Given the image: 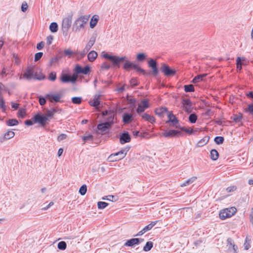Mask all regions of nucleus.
<instances>
[{"mask_svg":"<svg viewBox=\"0 0 253 253\" xmlns=\"http://www.w3.org/2000/svg\"><path fill=\"white\" fill-rule=\"evenodd\" d=\"M129 149V147H126L118 152L111 154L108 158V161L116 162L123 159L126 157Z\"/></svg>","mask_w":253,"mask_h":253,"instance_id":"1","label":"nucleus"},{"mask_svg":"<svg viewBox=\"0 0 253 253\" xmlns=\"http://www.w3.org/2000/svg\"><path fill=\"white\" fill-rule=\"evenodd\" d=\"M23 78L27 80H30L33 78L41 81L44 80L45 78V76L42 74L41 76H38L37 73L34 72V67H28L24 73Z\"/></svg>","mask_w":253,"mask_h":253,"instance_id":"2","label":"nucleus"},{"mask_svg":"<svg viewBox=\"0 0 253 253\" xmlns=\"http://www.w3.org/2000/svg\"><path fill=\"white\" fill-rule=\"evenodd\" d=\"M89 17V15H84L79 17L73 24V30L78 32L84 28V25L88 21Z\"/></svg>","mask_w":253,"mask_h":253,"instance_id":"3","label":"nucleus"},{"mask_svg":"<svg viewBox=\"0 0 253 253\" xmlns=\"http://www.w3.org/2000/svg\"><path fill=\"white\" fill-rule=\"evenodd\" d=\"M102 57L109 60L112 64V66L119 68L121 61L125 60V57H120L117 55H111L107 53L102 54Z\"/></svg>","mask_w":253,"mask_h":253,"instance_id":"4","label":"nucleus"},{"mask_svg":"<svg viewBox=\"0 0 253 253\" xmlns=\"http://www.w3.org/2000/svg\"><path fill=\"white\" fill-rule=\"evenodd\" d=\"M96 40V36H92L88 43L86 44L85 48L84 50L81 52H75V55H76L78 57H80V58H82L85 56L86 53L90 50L91 47L93 45L95 42Z\"/></svg>","mask_w":253,"mask_h":253,"instance_id":"5","label":"nucleus"},{"mask_svg":"<svg viewBox=\"0 0 253 253\" xmlns=\"http://www.w3.org/2000/svg\"><path fill=\"white\" fill-rule=\"evenodd\" d=\"M72 23V14L69 15L67 17L63 18L62 23V31L63 35L65 37L68 35L69 29Z\"/></svg>","mask_w":253,"mask_h":253,"instance_id":"6","label":"nucleus"},{"mask_svg":"<svg viewBox=\"0 0 253 253\" xmlns=\"http://www.w3.org/2000/svg\"><path fill=\"white\" fill-rule=\"evenodd\" d=\"M236 211V209L234 207L227 208L219 212V218L224 220L233 215Z\"/></svg>","mask_w":253,"mask_h":253,"instance_id":"7","label":"nucleus"},{"mask_svg":"<svg viewBox=\"0 0 253 253\" xmlns=\"http://www.w3.org/2000/svg\"><path fill=\"white\" fill-rule=\"evenodd\" d=\"M147 63L148 67L152 70L151 71H149V72H151V75L156 77L159 73L158 62L156 60L153 58H150L148 60Z\"/></svg>","mask_w":253,"mask_h":253,"instance_id":"8","label":"nucleus"},{"mask_svg":"<svg viewBox=\"0 0 253 253\" xmlns=\"http://www.w3.org/2000/svg\"><path fill=\"white\" fill-rule=\"evenodd\" d=\"M161 71L167 77L173 76L175 75L176 71L174 69L170 68V67L165 63H162L160 68Z\"/></svg>","mask_w":253,"mask_h":253,"instance_id":"9","label":"nucleus"},{"mask_svg":"<svg viewBox=\"0 0 253 253\" xmlns=\"http://www.w3.org/2000/svg\"><path fill=\"white\" fill-rule=\"evenodd\" d=\"M183 133L178 130L176 129H170L168 131H165L162 135V136L168 138V137H180L182 136Z\"/></svg>","mask_w":253,"mask_h":253,"instance_id":"10","label":"nucleus"},{"mask_svg":"<svg viewBox=\"0 0 253 253\" xmlns=\"http://www.w3.org/2000/svg\"><path fill=\"white\" fill-rule=\"evenodd\" d=\"M136 116L133 109L131 110V113L125 112L123 115V122L125 124H128L133 121L134 118Z\"/></svg>","mask_w":253,"mask_h":253,"instance_id":"11","label":"nucleus"},{"mask_svg":"<svg viewBox=\"0 0 253 253\" xmlns=\"http://www.w3.org/2000/svg\"><path fill=\"white\" fill-rule=\"evenodd\" d=\"M90 71V67L88 65H86L84 67H82L79 64H77L74 69V72L75 74L77 75L79 74H84L87 75Z\"/></svg>","mask_w":253,"mask_h":253,"instance_id":"12","label":"nucleus"},{"mask_svg":"<svg viewBox=\"0 0 253 253\" xmlns=\"http://www.w3.org/2000/svg\"><path fill=\"white\" fill-rule=\"evenodd\" d=\"M33 119L35 123H39L43 126L45 125V123L47 121L46 117L40 113L35 115L33 117Z\"/></svg>","mask_w":253,"mask_h":253,"instance_id":"13","label":"nucleus"},{"mask_svg":"<svg viewBox=\"0 0 253 253\" xmlns=\"http://www.w3.org/2000/svg\"><path fill=\"white\" fill-rule=\"evenodd\" d=\"M119 140L122 144L129 142L131 140V136L128 132L124 131L120 134Z\"/></svg>","mask_w":253,"mask_h":253,"instance_id":"14","label":"nucleus"},{"mask_svg":"<svg viewBox=\"0 0 253 253\" xmlns=\"http://www.w3.org/2000/svg\"><path fill=\"white\" fill-rule=\"evenodd\" d=\"M61 94H53L51 93H48L46 94V98L51 103H57L61 102L60 99L61 98Z\"/></svg>","mask_w":253,"mask_h":253,"instance_id":"15","label":"nucleus"},{"mask_svg":"<svg viewBox=\"0 0 253 253\" xmlns=\"http://www.w3.org/2000/svg\"><path fill=\"white\" fill-rule=\"evenodd\" d=\"M149 107L148 101L146 100H143L141 101L140 103L138 104V107L136 109V112L140 114L143 112L146 109Z\"/></svg>","mask_w":253,"mask_h":253,"instance_id":"16","label":"nucleus"},{"mask_svg":"<svg viewBox=\"0 0 253 253\" xmlns=\"http://www.w3.org/2000/svg\"><path fill=\"white\" fill-rule=\"evenodd\" d=\"M168 117V121H167V123H169V126L176 127V126H177L176 125L179 123L178 119L171 113H169Z\"/></svg>","mask_w":253,"mask_h":253,"instance_id":"17","label":"nucleus"},{"mask_svg":"<svg viewBox=\"0 0 253 253\" xmlns=\"http://www.w3.org/2000/svg\"><path fill=\"white\" fill-rule=\"evenodd\" d=\"M182 103L184 107L185 112L190 113L192 111V102L189 99L183 98L182 100Z\"/></svg>","mask_w":253,"mask_h":253,"instance_id":"18","label":"nucleus"},{"mask_svg":"<svg viewBox=\"0 0 253 253\" xmlns=\"http://www.w3.org/2000/svg\"><path fill=\"white\" fill-rule=\"evenodd\" d=\"M97 128L98 130L100 131L101 133H105L109 131L111 128V127H110V126L107 123L104 122L98 124L97 126Z\"/></svg>","mask_w":253,"mask_h":253,"instance_id":"19","label":"nucleus"},{"mask_svg":"<svg viewBox=\"0 0 253 253\" xmlns=\"http://www.w3.org/2000/svg\"><path fill=\"white\" fill-rule=\"evenodd\" d=\"M122 57H125V60L121 61L122 62H124V64L123 66V68L126 71H129L130 70L133 69L135 63H134L130 61L127 60L126 57V56H122Z\"/></svg>","mask_w":253,"mask_h":253,"instance_id":"20","label":"nucleus"},{"mask_svg":"<svg viewBox=\"0 0 253 253\" xmlns=\"http://www.w3.org/2000/svg\"><path fill=\"white\" fill-rule=\"evenodd\" d=\"M116 114L113 112H110L107 118L106 119L105 123H107L112 127V126L116 123Z\"/></svg>","mask_w":253,"mask_h":253,"instance_id":"21","label":"nucleus"},{"mask_svg":"<svg viewBox=\"0 0 253 253\" xmlns=\"http://www.w3.org/2000/svg\"><path fill=\"white\" fill-rule=\"evenodd\" d=\"M100 95H98V94L95 95L93 99V101L90 100L89 101V105L91 106L95 107L98 106L100 104Z\"/></svg>","mask_w":253,"mask_h":253,"instance_id":"22","label":"nucleus"},{"mask_svg":"<svg viewBox=\"0 0 253 253\" xmlns=\"http://www.w3.org/2000/svg\"><path fill=\"white\" fill-rule=\"evenodd\" d=\"M138 240L137 238H131L127 240L125 243L124 246L126 247H133L135 245H138Z\"/></svg>","mask_w":253,"mask_h":253,"instance_id":"23","label":"nucleus"},{"mask_svg":"<svg viewBox=\"0 0 253 253\" xmlns=\"http://www.w3.org/2000/svg\"><path fill=\"white\" fill-rule=\"evenodd\" d=\"M176 128L179 129L181 131H184L188 134H193L195 133V130L191 128H187L185 126H176Z\"/></svg>","mask_w":253,"mask_h":253,"instance_id":"24","label":"nucleus"},{"mask_svg":"<svg viewBox=\"0 0 253 253\" xmlns=\"http://www.w3.org/2000/svg\"><path fill=\"white\" fill-rule=\"evenodd\" d=\"M99 20V16L97 15H93L91 18L89 25L90 27L92 29L94 28L97 24Z\"/></svg>","mask_w":253,"mask_h":253,"instance_id":"25","label":"nucleus"},{"mask_svg":"<svg viewBox=\"0 0 253 253\" xmlns=\"http://www.w3.org/2000/svg\"><path fill=\"white\" fill-rule=\"evenodd\" d=\"M206 74H200L196 76L192 80V83L193 84H196L202 81L204 78L206 77Z\"/></svg>","mask_w":253,"mask_h":253,"instance_id":"26","label":"nucleus"},{"mask_svg":"<svg viewBox=\"0 0 253 253\" xmlns=\"http://www.w3.org/2000/svg\"><path fill=\"white\" fill-rule=\"evenodd\" d=\"M133 69L135 70L137 72L142 73L144 76L151 75V72H146L145 70L135 64Z\"/></svg>","mask_w":253,"mask_h":253,"instance_id":"27","label":"nucleus"},{"mask_svg":"<svg viewBox=\"0 0 253 253\" xmlns=\"http://www.w3.org/2000/svg\"><path fill=\"white\" fill-rule=\"evenodd\" d=\"M133 69L135 70L137 72L142 73L144 76L151 75V72H146L145 70L135 64Z\"/></svg>","mask_w":253,"mask_h":253,"instance_id":"28","label":"nucleus"},{"mask_svg":"<svg viewBox=\"0 0 253 253\" xmlns=\"http://www.w3.org/2000/svg\"><path fill=\"white\" fill-rule=\"evenodd\" d=\"M97 55V53L96 51L92 50L90 51L87 54L88 60L90 62H93L96 59Z\"/></svg>","mask_w":253,"mask_h":253,"instance_id":"29","label":"nucleus"},{"mask_svg":"<svg viewBox=\"0 0 253 253\" xmlns=\"http://www.w3.org/2000/svg\"><path fill=\"white\" fill-rule=\"evenodd\" d=\"M155 114L159 117H162L164 113L168 112V109L166 107H162L160 108L155 109Z\"/></svg>","mask_w":253,"mask_h":253,"instance_id":"30","label":"nucleus"},{"mask_svg":"<svg viewBox=\"0 0 253 253\" xmlns=\"http://www.w3.org/2000/svg\"><path fill=\"white\" fill-rule=\"evenodd\" d=\"M210 140V137L209 136H206L201 139L197 143L198 147H202L206 145Z\"/></svg>","mask_w":253,"mask_h":253,"instance_id":"31","label":"nucleus"},{"mask_svg":"<svg viewBox=\"0 0 253 253\" xmlns=\"http://www.w3.org/2000/svg\"><path fill=\"white\" fill-rule=\"evenodd\" d=\"M143 119L153 124L155 122V119L153 116H151L147 113H144L141 115Z\"/></svg>","mask_w":253,"mask_h":253,"instance_id":"32","label":"nucleus"},{"mask_svg":"<svg viewBox=\"0 0 253 253\" xmlns=\"http://www.w3.org/2000/svg\"><path fill=\"white\" fill-rule=\"evenodd\" d=\"M70 77V76H69V75H68L66 73H62L60 77V80L63 83H69L70 82V81H69Z\"/></svg>","mask_w":253,"mask_h":253,"instance_id":"33","label":"nucleus"},{"mask_svg":"<svg viewBox=\"0 0 253 253\" xmlns=\"http://www.w3.org/2000/svg\"><path fill=\"white\" fill-rule=\"evenodd\" d=\"M49 29L51 33H56L58 30V25L56 22H52L49 25Z\"/></svg>","mask_w":253,"mask_h":253,"instance_id":"34","label":"nucleus"},{"mask_svg":"<svg viewBox=\"0 0 253 253\" xmlns=\"http://www.w3.org/2000/svg\"><path fill=\"white\" fill-rule=\"evenodd\" d=\"M62 56L58 55H56L55 57L52 58L50 60L49 65L50 66L55 65L58 63L59 60H60Z\"/></svg>","mask_w":253,"mask_h":253,"instance_id":"35","label":"nucleus"},{"mask_svg":"<svg viewBox=\"0 0 253 253\" xmlns=\"http://www.w3.org/2000/svg\"><path fill=\"white\" fill-rule=\"evenodd\" d=\"M19 122L16 119H9L6 122V125L9 126H17Z\"/></svg>","mask_w":253,"mask_h":253,"instance_id":"36","label":"nucleus"},{"mask_svg":"<svg viewBox=\"0 0 253 253\" xmlns=\"http://www.w3.org/2000/svg\"><path fill=\"white\" fill-rule=\"evenodd\" d=\"M147 58V55L144 53H139L136 55V60L138 62H143Z\"/></svg>","mask_w":253,"mask_h":253,"instance_id":"37","label":"nucleus"},{"mask_svg":"<svg viewBox=\"0 0 253 253\" xmlns=\"http://www.w3.org/2000/svg\"><path fill=\"white\" fill-rule=\"evenodd\" d=\"M219 157V154L217 151L215 149H212L211 151V158L213 160L216 161Z\"/></svg>","mask_w":253,"mask_h":253,"instance_id":"38","label":"nucleus"},{"mask_svg":"<svg viewBox=\"0 0 253 253\" xmlns=\"http://www.w3.org/2000/svg\"><path fill=\"white\" fill-rule=\"evenodd\" d=\"M14 135L15 133L13 131H8L4 134L3 139V140L9 139L11 138H13L14 136Z\"/></svg>","mask_w":253,"mask_h":253,"instance_id":"39","label":"nucleus"},{"mask_svg":"<svg viewBox=\"0 0 253 253\" xmlns=\"http://www.w3.org/2000/svg\"><path fill=\"white\" fill-rule=\"evenodd\" d=\"M153 247V243L151 241H148L146 242L145 245L143 247V251L145 252H148L151 250Z\"/></svg>","mask_w":253,"mask_h":253,"instance_id":"40","label":"nucleus"},{"mask_svg":"<svg viewBox=\"0 0 253 253\" xmlns=\"http://www.w3.org/2000/svg\"><path fill=\"white\" fill-rule=\"evenodd\" d=\"M184 88L186 92H194L195 90L194 85L192 84H186L184 86Z\"/></svg>","mask_w":253,"mask_h":253,"instance_id":"41","label":"nucleus"},{"mask_svg":"<svg viewBox=\"0 0 253 253\" xmlns=\"http://www.w3.org/2000/svg\"><path fill=\"white\" fill-rule=\"evenodd\" d=\"M72 102L74 104H80L83 101L82 97H73L71 99Z\"/></svg>","mask_w":253,"mask_h":253,"instance_id":"42","label":"nucleus"},{"mask_svg":"<svg viewBox=\"0 0 253 253\" xmlns=\"http://www.w3.org/2000/svg\"><path fill=\"white\" fill-rule=\"evenodd\" d=\"M158 221H152L149 224L143 228L145 232L150 230L157 223Z\"/></svg>","mask_w":253,"mask_h":253,"instance_id":"43","label":"nucleus"},{"mask_svg":"<svg viewBox=\"0 0 253 253\" xmlns=\"http://www.w3.org/2000/svg\"><path fill=\"white\" fill-rule=\"evenodd\" d=\"M198 117L195 113L191 114L188 118L189 121L192 123H195L197 120Z\"/></svg>","mask_w":253,"mask_h":253,"instance_id":"44","label":"nucleus"},{"mask_svg":"<svg viewBox=\"0 0 253 253\" xmlns=\"http://www.w3.org/2000/svg\"><path fill=\"white\" fill-rule=\"evenodd\" d=\"M196 178H197L196 177H193L186 180L184 183L181 184V186L184 187L192 183L196 179Z\"/></svg>","mask_w":253,"mask_h":253,"instance_id":"45","label":"nucleus"},{"mask_svg":"<svg viewBox=\"0 0 253 253\" xmlns=\"http://www.w3.org/2000/svg\"><path fill=\"white\" fill-rule=\"evenodd\" d=\"M215 143L217 145L221 144L224 141V138L223 136H218L214 138Z\"/></svg>","mask_w":253,"mask_h":253,"instance_id":"46","label":"nucleus"},{"mask_svg":"<svg viewBox=\"0 0 253 253\" xmlns=\"http://www.w3.org/2000/svg\"><path fill=\"white\" fill-rule=\"evenodd\" d=\"M246 113L253 116V103L249 104L245 109Z\"/></svg>","mask_w":253,"mask_h":253,"instance_id":"47","label":"nucleus"},{"mask_svg":"<svg viewBox=\"0 0 253 253\" xmlns=\"http://www.w3.org/2000/svg\"><path fill=\"white\" fill-rule=\"evenodd\" d=\"M86 191L87 186L86 185L84 184L80 188L79 192L82 196H84L86 194Z\"/></svg>","mask_w":253,"mask_h":253,"instance_id":"48","label":"nucleus"},{"mask_svg":"<svg viewBox=\"0 0 253 253\" xmlns=\"http://www.w3.org/2000/svg\"><path fill=\"white\" fill-rule=\"evenodd\" d=\"M18 117L23 119L26 116V110L25 109L20 108L17 113Z\"/></svg>","mask_w":253,"mask_h":253,"instance_id":"49","label":"nucleus"},{"mask_svg":"<svg viewBox=\"0 0 253 253\" xmlns=\"http://www.w3.org/2000/svg\"><path fill=\"white\" fill-rule=\"evenodd\" d=\"M58 249L60 250H64L67 247L66 243L65 241H61L58 243Z\"/></svg>","mask_w":253,"mask_h":253,"instance_id":"50","label":"nucleus"},{"mask_svg":"<svg viewBox=\"0 0 253 253\" xmlns=\"http://www.w3.org/2000/svg\"><path fill=\"white\" fill-rule=\"evenodd\" d=\"M242 59L240 57H238L236 59V66L238 70H241L242 68Z\"/></svg>","mask_w":253,"mask_h":253,"instance_id":"51","label":"nucleus"},{"mask_svg":"<svg viewBox=\"0 0 253 253\" xmlns=\"http://www.w3.org/2000/svg\"><path fill=\"white\" fill-rule=\"evenodd\" d=\"M243 118L242 114L240 115H234V116L231 118L233 119V122L236 123L240 122Z\"/></svg>","mask_w":253,"mask_h":253,"instance_id":"52","label":"nucleus"},{"mask_svg":"<svg viewBox=\"0 0 253 253\" xmlns=\"http://www.w3.org/2000/svg\"><path fill=\"white\" fill-rule=\"evenodd\" d=\"M102 200H106L113 202L117 200V197L114 195H108L107 196L103 197L102 198Z\"/></svg>","mask_w":253,"mask_h":253,"instance_id":"53","label":"nucleus"},{"mask_svg":"<svg viewBox=\"0 0 253 253\" xmlns=\"http://www.w3.org/2000/svg\"><path fill=\"white\" fill-rule=\"evenodd\" d=\"M0 108L1 109L2 112H5L6 109L5 102L2 97L0 98Z\"/></svg>","mask_w":253,"mask_h":253,"instance_id":"54","label":"nucleus"},{"mask_svg":"<svg viewBox=\"0 0 253 253\" xmlns=\"http://www.w3.org/2000/svg\"><path fill=\"white\" fill-rule=\"evenodd\" d=\"M82 139L83 140L84 142H87V141H92L93 140V136L91 134L84 135L82 136Z\"/></svg>","mask_w":253,"mask_h":253,"instance_id":"55","label":"nucleus"},{"mask_svg":"<svg viewBox=\"0 0 253 253\" xmlns=\"http://www.w3.org/2000/svg\"><path fill=\"white\" fill-rule=\"evenodd\" d=\"M48 79L51 81H54L56 79V73L54 71L50 72L49 74Z\"/></svg>","mask_w":253,"mask_h":253,"instance_id":"56","label":"nucleus"},{"mask_svg":"<svg viewBox=\"0 0 253 253\" xmlns=\"http://www.w3.org/2000/svg\"><path fill=\"white\" fill-rule=\"evenodd\" d=\"M108 205V203L105 202L99 201L97 203V206L99 209H104Z\"/></svg>","mask_w":253,"mask_h":253,"instance_id":"57","label":"nucleus"},{"mask_svg":"<svg viewBox=\"0 0 253 253\" xmlns=\"http://www.w3.org/2000/svg\"><path fill=\"white\" fill-rule=\"evenodd\" d=\"M77 79H78V75L76 74L75 72H74L73 75L70 77L69 81H70V82L74 84L77 82Z\"/></svg>","mask_w":253,"mask_h":253,"instance_id":"58","label":"nucleus"},{"mask_svg":"<svg viewBox=\"0 0 253 253\" xmlns=\"http://www.w3.org/2000/svg\"><path fill=\"white\" fill-rule=\"evenodd\" d=\"M64 55L68 56L69 58L72 57L74 54L75 55V53H74L71 49H65L63 51Z\"/></svg>","mask_w":253,"mask_h":253,"instance_id":"59","label":"nucleus"},{"mask_svg":"<svg viewBox=\"0 0 253 253\" xmlns=\"http://www.w3.org/2000/svg\"><path fill=\"white\" fill-rule=\"evenodd\" d=\"M46 99H47L46 98V95L45 96V97H43L42 96H39V102L41 106L44 105L46 103Z\"/></svg>","mask_w":253,"mask_h":253,"instance_id":"60","label":"nucleus"},{"mask_svg":"<svg viewBox=\"0 0 253 253\" xmlns=\"http://www.w3.org/2000/svg\"><path fill=\"white\" fill-rule=\"evenodd\" d=\"M130 84L132 87L137 85L138 84V82L137 78H131V80H130Z\"/></svg>","mask_w":253,"mask_h":253,"instance_id":"61","label":"nucleus"},{"mask_svg":"<svg viewBox=\"0 0 253 253\" xmlns=\"http://www.w3.org/2000/svg\"><path fill=\"white\" fill-rule=\"evenodd\" d=\"M43 53L42 52H39L35 54L34 57V61L37 62L39 61L42 56Z\"/></svg>","mask_w":253,"mask_h":253,"instance_id":"62","label":"nucleus"},{"mask_svg":"<svg viewBox=\"0 0 253 253\" xmlns=\"http://www.w3.org/2000/svg\"><path fill=\"white\" fill-rule=\"evenodd\" d=\"M128 102L130 105V107H135L136 100L134 98H130L128 99Z\"/></svg>","mask_w":253,"mask_h":253,"instance_id":"63","label":"nucleus"},{"mask_svg":"<svg viewBox=\"0 0 253 253\" xmlns=\"http://www.w3.org/2000/svg\"><path fill=\"white\" fill-rule=\"evenodd\" d=\"M28 4L26 2L24 1L21 5V10L22 12H25L28 9Z\"/></svg>","mask_w":253,"mask_h":253,"instance_id":"64","label":"nucleus"}]
</instances>
